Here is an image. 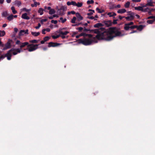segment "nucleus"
<instances>
[{
	"label": "nucleus",
	"instance_id": "nucleus-1",
	"mask_svg": "<svg viewBox=\"0 0 155 155\" xmlns=\"http://www.w3.org/2000/svg\"><path fill=\"white\" fill-rule=\"evenodd\" d=\"M84 28L83 30L84 32L90 31L91 32L97 34L96 37L99 40H104L106 41H110L114 37L123 36L119 29L116 27H110L107 31H105V29L103 28L93 30Z\"/></svg>",
	"mask_w": 155,
	"mask_h": 155
},
{
	"label": "nucleus",
	"instance_id": "nucleus-2",
	"mask_svg": "<svg viewBox=\"0 0 155 155\" xmlns=\"http://www.w3.org/2000/svg\"><path fill=\"white\" fill-rule=\"evenodd\" d=\"M21 51V50L19 48L15 49L14 48H12L10 50L8 51L7 53L4 55V56H5V58L6 57L7 59L8 60H10L11 59V57L12 55V52L13 55H15L18 53H20Z\"/></svg>",
	"mask_w": 155,
	"mask_h": 155
},
{
	"label": "nucleus",
	"instance_id": "nucleus-3",
	"mask_svg": "<svg viewBox=\"0 0 155 155\" xmlns=\"http://www.w3.org/2000/svg\"><path fill=\"white\" fill-rule=\"evenodd\" d=\"M78 41L79 43H81L84 45L87 46L91 45L94 41V40L91 38H84L83 39H79Z\"/></svg>",
	"mask_w": 155,
	"mask_h": 155
},
{
	"label": "nucleus",
	"instance_id": "nucleus-4",
	"mask_svg": "<svg viewBox=\"0 0 155 155\" xmlns=\"http://www.w3.org/2000/svg\"><path fill=\"white\" fill-rule=\"evenodd\" d=\"M127 13L128 16L125 17L127 21H130L133 20L134 18L135 13L131 11H128Z\"/></svg>",
	"mask_w": 155,
	"mask_h": 155
},
{
	"label": "nucleus",
	"instance_id": "nucleus-5",
	"mask_svg": "<svg viewBox=\"0 0 155 155\" xmlns=\"http://www.w3.org/2000/svg\"><path fill=\"white\" fill-rule=\"evenodd\" d=\"M39 45V44H29L28 46V47L29 48H27L26 49H28V51L29 52L34 51L38 48V46Z\"/></svg>",
	"mask_w": 155,
	"mask_h": 155
},
{
	"label": "nucleus",
	"instance_id": "nucleus-6",
	"mask_svg": "<svg viewBox=\"0 0 155 155\" xmlns=\"http://www.w3.org/2000/svg\"><path fill=\"white\" fill-rule=\"evenodd\" d=\"M12 40L10 39H8L7 43L4 44V46L3 47V50H5L10 48L11 47V42Z\"/></svg>",
	"mask_w": 155,
	"mask_h": 155
},
{
	"label": "nucleus",
	"instance_id": "nucleus-7",
	"mask_svg": "<svg viewBox=\"0 0 155 155\" xmlns=\"http://www.w3.org/2000/svg\"><path fill=\"white\" fill-rule=\"evenodd\" d=\"M48 8V10H49V13L50 14L52 15L54 14L55 13V12L54 10L53 9L51 8V7H47L46 6L44 7V10L46 12H48V11H46V9Z\"/></svg>",
	"mask_w": 155,
	"mask_h": 155
},
{
	"label": "nucleus",
	"instance_id": "nucleus-8",
	"mask_svg": "<svg viewBox=\"0 0 155 155\" xmlns=\"http://www.w3.org/2000/svg\"><path fill=\"white\" fill-rule=\"evenodd\" d=\"M103 24L107 27H109L112 25V22L111 20H105L102 22Z\"/></svg>",
	"mask_w": 155,
	"mask_h": 155
},
{
	"label": "nucleus",
	"instance_id": "nucleus-9",
	"mask_svg": "<svg viewBox=\"0 0 155 155\" xmlns=\"http://www.w3.org/2000/svg\"><path fill=\"white\" fill-rule=\"evenodd\" d=\"M61 44L57 43H55L53 42H50L48 43V47H55L59 46Z\"/></svg>",
	"mask_w": 155,
	"mask_h": 155
},
{
	"label": "nucleus",
	"instance_id": "nucleus-10",
	"mask_svg": "<svg viewBox=\"0 0 155 155\" xmlns=\"http://www.w3.org/2000/svg\"><path fill=\"white\" fill-rule=\"evenodd\" d=\"M136 28H137V25H134L130 26H124V29L126 31H128L130 29H134Z\"/></svg>",
	"mask_w": 155,
	"mask_h": 155
},
{
	"label": "nucleus",
	"instance_id": "nucleus-11",
	"mask_svg": "<svg viewBox=\"0 0 155 155\" xmlns=\"http://www.w3.org/2000/svg\"><path fill=\"white\" fill-rule=\"evenodd\" d=\"M153 2L152 0H148L147 1V3L145 5H143V7H146L148 6L151 7H153L154 5H153Z\"/></svg>",
	"mask_w": 155,
	"mask_h": 155
},
{
	"label": "nucleus",
	"instance_id": "nucleus-12",
	"mask_svg": "<svg viewBox=\"0 0 155 155\" xmlns=\"http://www.w3.org/2000/svg\"><path fill=\"white\" fill-rule=\"evenodd\" d=\"M58 32L59 33L60 35H66L69 33V32L67 31L64 32H63L62 31H61V29H59Z\"/></svg>",
	"mask_w": 155,
	"mask_h": 155
},
{
	"label": "nucleus",
	"instance_id": "nucleus-13",
	"mask_svg": "<svg viewBox=\"0 0 155 155\" xmlns=\"http://www.w3.org/2000/svg\"><path fill=\"white\" fill-rule=\"evenodd\" d=\"M76 15L77 18V20L78 21H80L83 19V17L79 13H76Z\"/></svg>",
	"mask_w": 155,
	"mask_h": 155
},
{
	"label": "nucleus",
	"instance_id": "nucleus-14",
	"mask_svg": "<svg viewBox=\"0 0 155 155\" xmlns=\"http://www.w3.org/2000/svg\"><path fill=\"white\" fill-rule=\"evenodd\" d=\"M27 15V14L26 13L23 14L21 15V18L24 19L29 20L30 19V18Z\"/></svg>",
	"mask_w": 155,
	"mask_h": 155
},
{
	"label": "nucleus",
	"instance_id": "nucleus-15",
	"mask_svg": "<svg viewBox=\"0 0 155 155\" xmlns=\"http://www.w3.org/2000/svg\"><path fill=\"white\" fill-rule=\"evenodd\" d=\"M29 45V43L28 42H25L24 43H21L20 47L21 48H22L26 45L27 46H28Z\"/></svg>",
	"mask_w": 155,
	"mask_h": 155
},
{
	"label": "nucleus",
	"instance_id": "nucleus-16",
	"mask_svg": "<svg viewBox=\"0 0 155 155\" xmlns=\"http://www.w3.org/2000/svg\"><path fill=\"white\" fill-rule=\"evenodd\" d=\"M145 27V25H140L139 26L137 25V28H137L138 30L139 31H141Z\"/></svg>",
	"mask_w": 155,
	"mask_h": 155
},
{
	"label": "nucleus",
	"instance_id": "nucleus-17",
	"mask_svg": "<svg viewBox=\"0 0 155 155\" xmlns=\"http://www.w3.org/2000/svg\"><path fill=\"white\" fill-rule=\"evenodd\" d=\"M104 26V25L103 23H97L94 25V27L95 28H98L100 27H102Z\"/></svg>",
	"mask_w": 155,
	"mask_h": 155
},
{
	"label": "nucleus",
	"instance_id": "nucleus-18",
	"mask_svg": "<svg viewBox=\"0 0 155 155\" xmlns=\"http://www.w3.org/2000/svg\"><path fill=\"white\" fill-rule=\"evenodd\" d=\"M143 6H138L135 7L134 9L135 10H138L139 11H141L142 12V10H143V8L144 7Z\"/></svg>",
	"mask_w": 155,
	"mask_h": 155
},
{
	"label": "nucleus",
	"instance_id": "nucleus-19",
	"mask_svg": "<svg viewBox=\"0 0 155 155\" xmlns=\"http://www.w3.org/2000/svg\"><path fill=\"white\" fill-rule=\"evenodd\" d=\"M126 12V10L124 8L120 9L118 10L117 12L118 13L122 14Z\"/></svg>",
	"mask_w": 155,
	"mask_h": 155
},
{
	"label": "nucleus",
	"instance_id": "nucleus-20",
	"mask_svg": "<svg viewBox=\"0 0 155 155\" xmlns=\"http://www.w3.org/2000/svg\"><path fill=\"white\" fill-rule=\"evenodd\" d=\"M43 11H45L44 9H43L42 8H40L38 11V12L40 13L41 15L43 14Z\"/></svg>",
	"mask_w": 155,
	"mask_h": 155
},
{
	"label": "nucleus",
	"instance_id": "nucleus-21",
	"mask_svg": "<svg viewBox=\"0 0 155 155\" xmlns=\"http://www.w3.org/2000/svg\"><path fill=\"white\" fill-rule=\"evenodd\" d=\"M31 34L34 36L37 37L40 34V33L39 32H31Z\"/></svg>",
	"mask_w": 155,
	"mask_h": 155
},
{
	"label": "nucleus",
	"instance_id": "nucleus-22",
	"mask_svg": "<svg viewBox=\"0 0 155 155\" xmlns=\"http://www.w3.org/2000/svg\"><path fill=\"white\" fill-rule=\"evenodd\" d=\"M14 3L15 5H17L18 7L20 6L21 5V2L19 1L16 0Z\"/></svg>",
	"mask_w": 155,
	"mask_h": 155
},
{
	"label": "nucleus",
	"instance_id": "nucleus-23",
	"mask_svg": "<svg viewBox=\"0 0 155 155\" xmlns=\"http://www.w3.org/2000/svg\"><path fill=\"white\" fill-rule=\"evenodd\" d=\"M5 35V32L4 30H0V37H3Z\"/></svg>",
	"mask_w": 155,
	"mask_h": 155
},
{
	"label": "nucleus",
	"instance_id": "nucleus-24",
	"mask_svg": "<svg viewBox=\"0 0 155 155\" xmlns=\"http://www.w3.org/2000/svg\"><path fill=\"white\" fill-rule=\"evenodd\" d=\"M109 8L110 9H113L115 8V6L114 4H110L109 5Z\"/></svg>",
	"mask_w": 155,
	"mask_h": 155
},
{
	"label": "nucleus",
	"instance_id": "nucleus-25",
	"mask_svg": "<svg viewBox=\"0 0 155 155\" xmlns=\"http://www.w3.org/2000/svg\"><path fill=\"white\" fill-rule=\"evenodd\" d=\"M67 7L66 6H62L60 8V9L62 10L63 12L66 11L67 10Z\"/></svg>",
	"mask_w": 155,
	"mask_h": 155
},
{
	"label": "nucleus",
	"instance_id": "nucleus-26",
	"mask_svg": "<svg viewBox=\"0 0 155 155\" xmlns=\"http://www.w3.org/2000/svg\"><path fill=\"white\" fill-rule=\"evenodd\" d=\"M134 24L133 22H130L128 23L125 24L124 26H130V25H133Z\"/></svg>",
	"mask_w": 155,
	"mask_h": 155
},
{
	"label": "nucleus",
	"instance_id": "nucleus-27",
	"mask_svg": "<svg viewBox=\"0 0 155 155\" xmlns=\"http://www.w3.org/2000/svg\"><path fill=\"white\" fill-rule=\"evenodd\" d=\"M13 19V15L11 14L7 18V19L9 21H11Z\"/></svg>",
	"mask_w": 155,
	"mask_h": 155
},
{
	"label": "nucleus",
	"instance_id": "nucleus-28",
	"mask_svg": "<svg viewBox=\"0 0 155 155\" xmlns=\"http://www.w3.org/2000/svg\"><path fill=\"white\" fill-rule=\"evenodd\" d=\"M58 13L59 15H64V12L62 11H61V10L60 9H58Z\"/></svg>",
	"mask_w": 155,
	"mask_h": 155
},
{
	"label": "nucleus",
	"instance_id": "nucleus-29",
	"mask_svg": "<svg viewBox=\"0 0 155 155\" xmlns=\"http://www.w3.org/2000/svg\"><path fill=\"white\" fill-rule=\"evenodd\" d=\"M39 40H37L34 39L33 40H30L29 41V42L32 43H37L38 41H39Z\"/></svg>",
	"mask_w": 155,
	"mask_h": 155
},
{
	"label": "nucleus",
	"instance_id": "nucleus-30",
	"mask_svg": "<svg viewBox=\"0 0 155 155\" xmlns=\"http://www.w3.org/2000/svg\"><path fill=\"white\" fill-rule=\"evenodd\" d=\"M11 9L14 14H15L17 13V12L15 9V7L13 6L11 7Z\"/></svg>",
	"mask_w": 155,
	"mask_h": 155
},
{
	"label": "nucleus",
	"instance_id": "nucleus-31",
	"mask_svg": "<svg viewBox=\"0 0 155 155\" xmlns=\"http://www.w3.org/2000/svg\"><path fill=\"white\" fill-rule=\"evenodd\" d=\"M130 3L129 2H127L124 5V7L125 8H128L129 7Z\"/></svg>",
	"mask_w": 155,
	"mask_h": 155
},
{
	"label": "nucleus",
	"instance_id": "nucleus-32",
	"mask_svg": "<svg viewBox=\"0 0 155 155\" xmlns=\"http://www.w3.org/2000/svg\"><path fill=\"white\" fill-rule=\"evenodd\" d=\"M83 4L81 2H78L77 3H76V6H77L78 7H81L82 6Z\"/></svg>",
	"mask_w": 155,
	"mask_h": 155
},
{
	"label": "nucleus",
	"instance_id": "nucleus-33",
	"mask_svg": "<svg viewBox=\"0 0 155 155\" xmlns=\"http://www.w3.org/2000/svg\"><path fill=\"white\" fill-rule=\"evenodd\" d=\"M96 10L98 12L100 13H102L104 12V10H102L101 11L98 8H97L96 9Z\"/></svg>",
	"mask_w": 155,
	"mask_h": 155
},
{
	"label": "nucleus",
	"instance_id": "nucleus-34",
	"mask_svg": "<svg viewBox=\"0 0 155 155\" xmlns=\"http://www.w3.org/2000/svg\"><path fill=\"white\" fill-rule=\"evenodd\" d=\"M76 19V18L75 17H74L71 20V22L73 23H75V21Z\"/></svg>",
	"mask_w": 155,
	"mask_h": 155
},
{
	"label": "nucleus",
	"instance_id": "nucleus-35",
	"mask_svg": "<svg viewBox=\"0 0 155 155\" xmlns=\"http://www.w3.org/2000/svg\"><path fill=\"white\" fill-rule=\"evenodd\" d=\"M25 30H21L19 32V35L21 36L22 35H23V33H25Z\"/></svg>",
	"mask_w": 155,
	"mask_h": 155
},
{
	"label": "nucleus",
	"instance_id": "nucleus-36",
	"mask_svg": "<svg viewBox=\"0 0 155 155\" xmlns=\"http://www.w3.org/2000/svg\"><path fill=\"white\" fill-rule=\"evenodd\" d=\"M155 21V20H148L147 21V23L149 24H152L154 22V21Z\"/></svg>",
	"mask_w": 155,
	"mask_h": 155
},
{
	"label": "nucleus",
	"instance_id": "nucleus-37",
	"mask_svg": "<svg viewBox=\"0 0 155 155\" xmlns=\"http://www.w3.org/2000/svg\"><path fill=\"white\" fill-rule=\"evenodd\" d=\"M60 20L61 21V22L62 23H64V22H65L66 20L67 19L66 18H64V19L62 17H61L60 18Z\"/></svg>",
	"mask_w": 155,
	"mask_h": 155
},
{
	"label": "nucleus",
	"instance_id": "nucleus-38",
	"mask_svg": "<svg viewBox=\"0 0 155 155\" xmlns=\"http://www.w3.org/2000/svg\"><path fill=\"white\" fill-rule=\"evenodd\" d=\"M60 36L61 35L59 34V35H57L56 36L53 35L52 36V37L54 39H55L59 38Z\"/></svg>",
	"mask_w": 155,
	"mask_h": 155
},
{
	"label": "nucleus",
	"instance_id": "nucleus-39",
	"mask_svg": "<svg viewBox=\"0 0 155 155\" xmlns=\"http://www.w3.org/2000/svg\"><path fill=\"white\" fill-rule=\"evenodd\" d=\"M94 3V1L93 0H88L87 2V4H92Z\"/></svg>",
	"mask_w": 155,
	"mask_h": 155
},
{
	"label": "nucleus",
	"instance_id": "nucleus-40",
	"mask_svg": "<svg viewBox=\"0 0 155 155\" xmlns=\"http://www.w3.org/2000/svg\"><path fill=\"white\" fill-rule=\"evenodd\" d=\"M50 38V37L49 36H46L44 38V40L45 41H48Z\"/></svg>",
	"mask_w": 155,
	"mask_h": 155
},
{
	"label": "nucleus",
	"instance_id": "nucleus-41",
	"mask_svg": "<svg viewBox=\"0 0 155 155\" xmlns=\"http://www.w3.org/2000/svg\"><path fill=\"white\" fill-rule=\"evenodd\" d=\"M150 8H147L143 9V10H142V12H147L149 10Z\"/></svg>",
	"mask_w": 155,
	"mask_h": 155
},
{
	"label": "nucleus",
	"instance_id": "nucleus-42",
	"mask_svg": "<svg viewBox=\"0 0 155 155\" xmlns=\"http://www.w3.org/2000/svg\"><path fill=\"white\" fill-rule=\"evenodd\" d=\"M68 15H70L71 14H76L75 12L74 11H71V12H68Z\"/></svg>",
	"mask_w": 155,
	"mask_h": 155
},
{
	"label": "nucleus",
	"instance_id": "nucleus-43",
	"mask_svg": "<svg viewBox=\"0 0 155 155\" xmlns=\"http://www.w3.org/2000/svg\"><path fill=\"white\" fill-rule=\"evenodd\" d=\"M84 37H88L90 38H91L92 37V35L90 34H87L85 33Z\"/></svg>",
	"mask_w": 155,
	"mask_h": 155
},
{
	"label": "nucleus",
	"instance_id": "nucleus-44",
	"mask_svg": "<svg viewBox=\"0 0 155 155\" xmlns=\"http://www.w3.org/2000/svg\"><path fill=\"white\" fill-rule=\"evenodd\" d=\"M147 19H153V20H155V16H150L147 17Z\"/></svg>",
	"mask_w": 155,
	"mask_h": 155
},
{
	"label": "nucleus",
	"instance_id": "nucleus-45",
	"mask_svg": "<svg viewBox=\"0 0 155 155\" xmlns=\"http://www.w3.org/2000/svg\"><path fill=\"white\" fill-rule=\"evenodd\" d=\"M77 29L78 30L79 32H81L83 30V28L82 27H80L77 28Z\"/></svg>",
	"mask_w": 155,
	"mask_h": 155
},
{
	"label": "nucleus",
	"instance_id": "nucleus-46",
	"mask_svg": "<svg viewBox=\"0 0 155 155\" xmlns=\"http://www.w3.org/2000/svg\"><path fill=\"white\" fill-rule=\"evenodd\" d=\"M2 15L4 17H6L8 15L7 12H5L2 13Z\"/></svg>",
	"mask_w": 155,
	"mask_h": 155
},
{
	"label": "nucleus",
	"instance_id": "nucleus-47",
	"mask_svg": "<svg viewBox=\"0 0 155 155\" xmlns=\"http://www.w3.org/2000/svg\"><path fill=\"white\" fill-rule=\"evenodd\" d=\"M47 21V19L46 18L42 19L41 20V22L42 24L43 22L46 21Z\"/></svg>",
	"mask_w": 155,
	"mask_h": 155
},
{
	"label": "nucleus",
	"instance_id": "nucleus-48",
	"mask_svg": "<svg viewBox=\"0 0 155 155\" xmlns=\"http://www.w3.org/2000/svg\"><path fill=\"white\" fill-rule=\"evenodd\" d=\"M35 7H36L37 5H40V3L39 2H35L34 3Z\"/></svg>",
	"mask_w": 155,
	"mask_h": 155
},
{
	"label": "nucleus",
	"instance_id": "nucleus-49",
	"mask_svg": "<svg viewBox=\"0 0 155 155\" xmlns=\"http://www.w3.org/2000/svg\"><path fill=\"white\" fill-rule=\"evenodd\" d=\"M41 25L40 24V23H39L38 24V26H37L35 27V28H36V29H38L40 28V27H41Z\"/></svg>",
	"mask_w": 155,
	"mask_h": 155
},
{
	"label": "nucleus",
	"instance_id": "nucleus-50",
	"mask_svg": "<svg viewBox=\"0 0 155 155\" xmlns=\"http://www.w3.org/2000/svg\"><path fill=\"white\" fill-rule=\"evenodd\" d=\"M51 22L52 23L56 24L57 23L58 21L57 20H52L51 21Z\"/></svg>",
	"mask_w": 155,
	"mask_h": 155
},
{
	"label": "nucleus",
	"instance_id": "nucleus-51",
	"mask_svg": "<svg viewBox=\"0 0 155 155\" xmlns=\"http://www.w3.org/2000/svg\"><path fill=\"white\" fill-rule=\"evenodd\" d=\"M118 20L117 19H114L113 20L112 24H116L117 23V21Z\"/></svg>",
	"mask_w": 155,
	"mask_h": 155
},
{
	"label": "nucleus",
	"instance_id": "nucleus-52",
	"mask_svg": "<svg viewBox=\"0 0 155 155\" xmlns=\"http://www.w3.org/2000/svg\"><path fill=\"white\" fill-rule=\"evenodd\" d=\"M21 43L19 40H17L15 44L16 45H21Z\"/></svg>",
	"mask_w": 155,
	"mask_h": 155
},
{
	"label": "nucleus",
	"instance_id": "nucleus-53",
	"mask_svg": "<svg viewBox=\"0 0 155 155\" xmlns=\"http://www.w3.org/2000/svg\"><path fill=\"white\" fill-rule=\"evenodd\" d=\"M71 5H73L74 6H76V3L74 1H72L71 2Z\"/></svg>",
	"mask_w": 155,
	"mask_h": 155
},
{
	"label": "nucleus",
	"instance_id": "nucleus-54",
	"mask_svg": "<svg viewBox=\"0 0 155 155\" xmlns=\"http://www.w3.org/2000/svg\"><path fill=\"white\" fill-rule=\"evenodd\" d=\"M112 12H108L107 15L109 16L110 17H112Z\"/></svg>",
	"mask_w": 155,
	"mask_h": 155
},
{
	"label": "nucleus",
	"instance_id": "nucleus-55",
	"mask_svg": "<svg viewBox=\"0 0 155 155\" xmlns=\"http://www.w3.org/2000/svg\"><path fill=\"white\" fill-rule=\"evenodd\" d=\"M0 46H2V47H4V44H2L1 41V38H0Z\"/></svg>",
	"mask_w": 155,
	"mask_h": 155
},
{
	"label": "nucleus",
	"instance_id": "nucleus-56",
	"mask_svg": "<svg viewBox=\"0 0 155 155\" xmlns=\"http://www.w3.org/2000/svg\"><path fill=\"white\" fill-rule=\"evenodd\" d=\"M87 18L91 19H94V20H96V19H94V17L92 16L91 17H88Z\"/></svg>",
	"mask_w": 155,
	"mask_h": 155
},
{
	"label": "nucleus",
	"instance_id": "nucleus-57",
	"mask_svg": "<svg viewBox=\"0 0 155 155\" xmlns=\"http://www.w3.org/2000/svg\"><path fill=\"white\" fill-rule=\"evenodd\" d=\"M119 18L120 20H122L123 18H125V16H122L120 15L119 16Z\"/></svg>",
	"mask_w": 155,
	"mask_h": 155
},
{
	"label": "nucleus",
	"instance_id": "nucleus-58",
	"mask_svg": "<svg viewBox=\"0 0 155 155\" xmlns=\"http://www.w3.org/2000/svg\"><path fill=\"white\" fill-rule=\"evenodd\" d=\"M132 1L133 2H140L141 1V0H132Z\"/></svg>",
	"mask_w": 155,
	"mask_h": 155
},
{
	"label": "nucleus",
	"instance_id": "nucleus-59",
	"mask_svg": "<svg viewBox=\"0 0 155 155\" xmlns=\"http://www.w3.org/2000/svg\"><path fill=\"white\" fill-rule=\"evenodd\" d=\"M135 16L138 19H140V16L139 15L137 14H135Z\"/></svg>",
	"mask_w": 155,
	"mask_h": 155
},
{
	"label": "nucleus",
	"instance_id": "nucleus-60",
	"mask_svg": "<svg viewBox=\"0 0 155 155\" xmlns=\"http://www.w3.org/2000/svg\"><path fill=\"white\" fill-rule=\"evenodd\" d=\"M85 33H81V34H80V36H85Z\"/></svg>",
	"mask_w": 155,
	"mask_h": 155
},
{
	"label": "nucleus",
	"instance_id": "nucleus-61",
	"mask_svg": "<svg viewBox=\"0 0 155 155\" xmlns=\"http://www.w3.org/2000/svg\"><path fill=\"white\" fill-rule=\"evenodd\" d=\"M5 58V56H4V55H2L0 57V60L1 59H3Z\"/></svg>",
	"mask_w": 155,
	"mask_h": 155
},
{
	"label": "nucleus",
	"instance_id": "nucleus-62",
	"mask_svg": "<svg viewBox=\"0 0 155 155\" xmlns=\"http://www.w3.org/2000/svg\"><path fill=\"white\" fill-rule=\"evenodd\" d=\"M148 14L149 15H152V12H151V11H150V9H149V10L148 11Z\"/></svg>",
	"mask_w": 155,
	"mask_h": 155
},
{
	"label": "nucleus",
	"instance_id": "nucleus-63",
	"mask_svg": "<svg viewBox=\"0 0 155 155\" xmlns=\"http://www.w3.org/2000/svg\"><path fill=\"white\" fill-rule=\"evenodd\" d=\"M45 28L43 29L42 30V33L43 34H45Z\"/></svg>",
	"mask_w": 155,
	"mask_h": 155
},
{
	"label": "nucleus",
	"instance_id": "nucleus-64",
	"mask_svg": "<svg viewBox=\"0 0 155 155\" xmlns=\"http://www.w3.org/2000/svg\"><path fill=\"white\" fill-rule=\"evenodd\" d=\"M14 30V31L15 33H17L18 31V29L16 28H15Z\"/></svg>",
	"mask_w": 155,
	"mask_h": 155
}]
</instances>
